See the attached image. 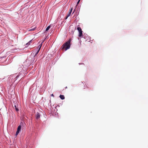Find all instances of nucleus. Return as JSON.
I'll return each mask as SVG.
<instances>
[{
	"mask_svg": "<svg viewBox=\"0 0 148 148\" xmlns=\"http://www.w3.org/2000/svg\"><path fill=\"white\" fill-rule=\"evenodd\" d=\"M70 40H68L65 43H64L61 47V49L62 50H64L65 49V50H66L67 49H69L70 47Z\"/></svg>",
	"mask_w": 148,
	"mask_h": 148,
	"instance_id": "nucleus-1",
	"label": "nucleus"
},
{
	"mask_svg": "<svg viewBox=\"0 0 148 148\" xmlns=\"http://www.w3.org/2000/svg\"><path fill=\"white\" fill-rule=\"evenodd\" d=\"M21 125H19L18 126V127L17 130L16 134V136L18 134L19 132L21 131Z\"/></svg>",
	"mask_w": 148,
	"mask_h": 148,
	"instance_id": "nucleus-2",
	"label": "nucleus"
},
{
	"mask_svg": "<svg viewBox=\"0 0 148 148\" xmlns=\"http://www.w3.org/2000/svg\"><path fill=\"white\" fill-rule=\"evenodd\" d=\"M72 10H73V8H71V9L69 11V13L67 14L66 17V18L65 19H66L68 18V17H69L70 15Z\"/></svg>",
	"mask_w": 148,
	"mask_h": 148,
	"instance_id": "nucleus-3",
	"label": "nucleus"
},
{
	"mask_svg": "<svg viewBox=\"0 0 148 148\" xmlns=\"http://www.w3.org/2000/svg\"><path fill=\"white\" fill-rule=\"evenodd\" d=\"M40 115L39 113L38 112L36 113V119L38 120L40 118Z\"/></svg>",
	"mask_w": 148,
	"mask_h": 148,
	"instance_id": "nucleus-4",
	"label": "nucleus"
},
{
	"mask_svg": "<svg viewBox=\"0 0 148 148\" xmlns=\"http://www.w3.org/2000/svg\"><path fill=\"white\" fill-rule=\"evenodd\" d=\"M36 28V27L35 26H33L32 27L31 29H29L28 30V31H34L35 29Z\"/></svg>",
	"mask_w": 148,
	"mask_h": 148,
	"instance_id": "nucleus-5",
	"label": "nucleus"
},
{
	"mask_svg": "<svg viewBox=\"0 0 148 148\" xmlns=\"http://www.w3.org/2000/svg\"><path fill=\"white\" fill-rule=\"evenodd\" d=\"M41 45H42V44H41V45H40L39 46H38V47H39V49H38V50L37 51V52L36 53V54H35V56L37 55L39 51L40 50V48H41Z\"/></svg>",
	"mask_w": 148,
	"mask_h": 148,
	"instance_id": "nucleus-6",
	"label": "nucleus"
},
{
	"mask_svg": "<svg viewBox=\"0 0 148 148\" xmlns=\"http://www.w3.org/2000/svg\"><path fill=\"white\" fill-rule=\"evenodd\" d=\"M60 97L62 99H64L65 98L64 96L63 95H60Z\"/></svg>",
	"mask_w": 148,
	"mask_h": 148,
	"instance_id": "nucleus-7",
	"label": "nucleus"
},
{
	"mask_svg": "<svg viewBox=\"0 0 148 148\" xmlns=\"http://www.w3.org/2000/svg\"><path fill=\"white\" fill-rule=\"evenodd\" d=\"M77 29L78 30L79 32L82 31V29L80 27H78L77 28Z\"/></svg>",
	"mask_w": 148,
	"mask_h": 148,
	"instance_id": "nucleus-8",
	"label": "nucleus"
},
{
	"mask_svg": "<svg viewBox=\"0 0 148 148\" xmlns=\"http://www.w3.org/2000/svg\"><path fill=\"white\" fill-rule=\"evenodd\" d=\"M79 37H81L82 36V31L81 32H79Z\"/></svg>",
	"mask_w": 148,
	"mask_h": 148,
	"instance_id": "nucleus-9",
	"label": "nucleus"
},
{
	"mask_svg": "<svg viewBox=\"0 0 148 148\" xmlns=\"http://www.w3.org/2000/svg\"><path fill=\"white\" fill-rule=\"evenodd\" d=\"M32 40H31L29 41L28 43H27L26 44V45H30V44L31 42H32Z\"/></svg>",
	"mask_w": 148,
	"mask_h": 148,
	"instance_id": "nucleus-10",
	"label": "nucleus"
},
{
	"mask_svg": "<svg viewBox=\"0 0 148 148\" xmlns=\"http://www.w3.org/2000/svg\"><path fill=\"white\" fill-rule=\"evenodd\" d=\"M50 25L47 28H46V31H47L48 30H49V29H50Z\"/></svg>",
	"mask_w": 148,
	"mask_h": 148,
	"instance_id": "nucleus-11",
	"label": "nucleus"
},
{
	"mask_svg": "<svg viewBox=\"0 0 148 148\" xmlns=\"http://www.w3.org/2000/svg\"><path fill=\"white\" fill-rule=\"evenodd\" d=\"M14 107H15L16 110L17 111H18L19 110L17 108L16 106H15Z\"/></svg>",
	"mask_w": 148,
	"mask_h": 148,
	"instance_id": "nucleus-12",
	"label": "nucleus"
},
{
	"mask_svg": "<svg viewBox=\"0 0 148 148\" xmlns=\"http://www.w3.org/2000/svg\"><path fill=\"white\" fill-rule=\"evenodd\" d=\"M80 0H79L78 1H77V5L78 4H79V3L80 1Z\"/></svg>",
	"mask_w": 148,
	"mask_h": 148,
	"instance_id": "nucleus-13",
	"label": "nucleus"
},
{
	"mask_svg": "<svg viewBox=\"0 0 148 148\" xmlns=\"http://www.w3.org/2000/svg\"><path fill=\"white\" fill-rule=\"evenodd\" d=\"M51 95V96H53V97H54V95H53V94H52Z\"/></svg>",
	"mask_w": 148,
	"mask_h": 148,
	"instance_id": "nucleus-14",
	"label": "nucleus"
},
{
	"mask_svg": "<svg viewBox=\"0 0 148 148\" xmlns=\"http://www.w3.org/2000/svg\"><path fill=\"white\" fill-rule=\"evenodd\" d=\"M74 11H75L74 10V11L73 12V13H74Z\"/></svg>",
	"mask_w": 148,
	"mask_h": 148,
	"instance_id": "nucleus-15",
	"label": "nucleus"
}]
</instances>
